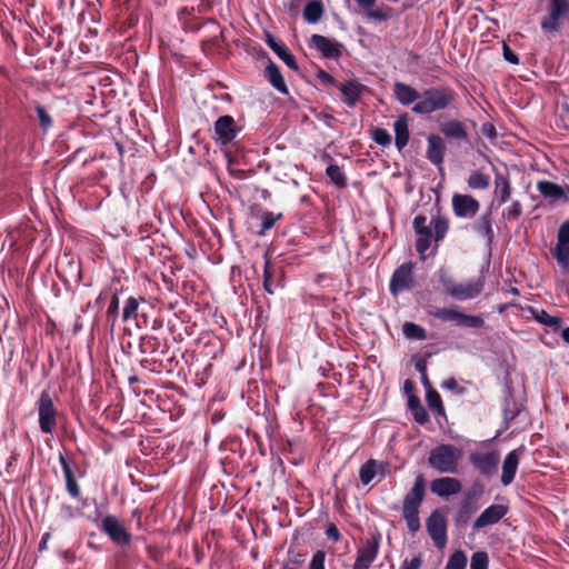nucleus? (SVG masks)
<instances>
[{
    "label": "nucleus",
    "mask_w": 569,
    "mask_h": 569,
    "mask_svg": "<svg viewBox=\"0 0 569 569\" xmlns=\"http://www.w3.org/2000/svg\"><path fill=\"white\" fill-rule=\"evenodd\" d=\"M327 552L325 550H317L308 565V569H326Z\"/></svg>",
    "instance_id": "4d7b16f0"
},
{
    "label": "nucleus",
    "mask_w": 569,
    "mask_h": 569,
    "mask_svg": "<svg viewBox=\"0 0 569 569\" xmlns=\"http://www.w3.org/2000/svg\"><path fill=\"white\" fill-rule=\"evenodd\" d=\"M483 289L482 280H469L463 283L456 282L455 287L451 290L450 297L457 299L459 301L471 300L479 296Z\"/></svg>",
    "instance_id": "aec40b11"
},
{
    "label": "nucleus",
    "mask_w": 569,
    "mask_h": 569,
    "mask_svg": "<svg viewBox=\"0 0 569 569\" xmlns=\"http://www.w3.org/2000/svg\"><path fill=\"white\" fill-rule=\"evenodd\" d=\"M371 563L372 561L356 557V561L353 563L352 569H369Z\"/></svg>",
    "instance_id": "774afa93"
},
{
    "label": "nucleus",
    "mask_w": 569,
    "mask_h": 569,
    "mask_svg": "<svg viewBox=\"0 0 569 569\" xmlns=\"http://www.w3.org/2000/svg\"><path fill=\"white\" fill-rule=\"evenodd\" d=\"M522 213V206L519 201H513L508 208L506 217L508 220H517Z\"/></svg>",
    "instance_id": "13d9d810"
},
{
    "label": "nucleus",
    "mask_w": 569,
    "mask_h": 569,
    "mask_svg": "<svg viewBox=\"0 0 569 569\" xmlns=\"http://www.w3.org/2000/svg\"><path fill=\"white\" fill-rule=\"evenodd\" d=\"M367 17L378 21H387L391 18L392 8L389 6H382L377 9H366Z\"/></svg>",
    "instance_id": "49530a36"
},
{
    "label": "nucleus",
    "mask_w": 569,
    "mask_h": 569,
    "mask_svg": "<svg viewBox=\"0 0 569 569\" xmlns=\"http://www.w3.org/2000/svg\"><path fill=\"white\" fill-rule=\"evenodd\" d=\"M481 132L487 138L495 139L497 137L496 128L492 123L486 122L481 126Z\"/></svg>",
    "instance_id": "69168bd1"
},
{
    "label": "nucleus",
    "mask_w": 569,
    "mask_h": 569,
    "mask_svg": "<svg viewBox=\"0 0 569 569\" xmlns=\"http://www.w3.org/2000/svg\"><path fill=\"white\" fill-rule=\"evenodd\" d=\"M557 240L569 244V221H565L558 229Z\"/></svg>",
    "instance_id": "680f3d73"
},
{
    "label": "nucleus",
    "mask_w": 569,
    "mask_h": 569,
    "mask_svg": "<svg viewBox=\"0 0 569 569\" xmlns=\"http://www.w3.org/2000/svg\"><path fill=\"white\" fill-rule=\"evenodd\" d=\"M460 457V450L453 445H439L430 451L428 463L440 473H457Z\"/></svg>",
    "instance_id": "7ed1b4c3"
},
{
    "label": "nucleus",
    "mask_w": 569,
    "mask_h": 569,
    "mask_svg": "<svg viewBox=\"0 0 569 569\" xmlns=\"http://www.w3.org/2000/svg\"><path fill=\"white\" fill-rule=\"evenodd\" d=\"M160 347V341L153 336H143L140 339L139 348L142 353H156Z\"/></svg>",
    "instance_id": "a18cd8bd"
},
{
    "label": "nucleus",
    "mask_w": 569,
    "mask_h": 569,
    "mask_svg": "<svg viewBox=\"0 0 569 569\" xmlns=\"http://www.w3.org/2000/svg\"><path fill=\"white\" fill-rule=\"evenodd\" d=\"M310 46L321 52L326 59H338L341 57L342 44L333 39H329L321 34H312Z\"/></svg>",
    "instance_id": "ddd939ff"
},
{
    "label": "nucleus",
    "mask_w": 569,
    "mask_h": 569,
    "mask_svg": "<svg viewBox=\"0 0 569 569\" xmlns=\"http://www.w3.org/2000/svg\"><path fill=\"white\" fill-rule=\"evenodd\" d=\"M483 326L485 319L481 316L462 313L459 327L479 329L482 328Z\"/></svg>",
    "instance_id": "864d4df0"
},
{
    "label": "nucleus",
    "mask_w": 569,
    "mask_h": 569,
    "mask_svg": "<svg viewBox=\"0 0 569 569\" xmlns=\"http://www.w3.org/2000/svg\"><path fill=\"white\" fill-rule=\"evenodd\" d=\"M99 528L118 546H128L131 542V533L116 516L103 517Z\"/></svg>",
    "instance_id": "6e6552de"
},
{
    "label": "nucleus",
    "mask_w": 569,
    "mask_h": 569,
    "mask_svg": "<svg viewBox=\"0 0 569 569\" xmlns=\"http://www.w3.org/2000/svg\"><path fill=\"white\" fill-rule=\"evenodd\" d=\"M500 455L498 451H475L469 455V462L485 479H491L498 471Z\"/></svg>",
    "instance_id": "39448f33"
},
{
    "label": "nucleus",
    "mask_w": 569,
    "mask_h": 569,
    "mask_svg": "<svg viewBox=\"0 0 569 569\" xmlns=\"http://www.w3.org/2000/svg\"><path fill=\"white\" fill-rule=\"evenodd\" d=\"M59 463L62 469L63 479H64V483H66V490H67L68 495L74 500H82L81 488L78 482L76 471L71 467L68 459L62 453H60V456H59Z\"/></svg>",
    "instance_id": "4468645a"
},
{
    "label": "nucleus",
    "mask_w": 569,
    "mask_h": 569,
    "mask_svg": "<svg viewBox=\"0 0 569 569\" xmlns=\"http://www.w3.org/2000/svg\"><path fill=\"white\" fill-rule=\"evenodd\" d=\"M380 545L381 533L376 530L366 539L365 545L358 548L357 557L373 562L378 557Z\"/></svg>",
    "instance_id": "4be33fe9"
},
{
    "label": "nucleus",
    "mask_w": 569,
    "mask_h": 569,
    "mask_svg": "<svg viewBox=\"0 0 569 569\" xmlns=\"http://www.w3.org/2000/svg\"><path fill=\"white\" fill-rule=\"evenodd\" d=\"M426 528L437 548L442 549L447 543V520L440 510L436 509L426 520Z\"/></svg>",
    "instance_id": "9d476101"
},
{
    "label": "nucleus",
    "mask_w": 569,
    "mask_h": 569,
    "mask_svg": "<svg viewBox=\"0 0 569 569\" xmlns=\"http://www.w3.org/2000/svg\"><path fill=\"white\" fill-rule=\"evenodd\" d=\"M393 94L397 101L402 106H409L413 102H418L421 98V92L403 82H396L393 84Z\"/></svg>",
    "instance_id": "5701e85b"
},
{
    "label": "nucleus",
    "mask_w": 569,
    "mask_h": 569,
    "mask_svg": "<svg viewBox=\"0 0 569 569\" xmlns=\"http://www.w3.org/2000/svg\"><path fill=\"white\" fill-rule=\"evenodd\" d=\"M522 451V447L517 448L508 452L505 457L500 478V481L503 486H509L513 482Z\"/></svg>",
    "instance_id": "f3484780"
},
{
    "label": "nucleus",
    "mask_w": 569,
    "mask_h": 569,
    "mask_svg": "<svg viewBox=\"0 0 569 569\" xmlns=\"http://www.w3.org/2000/svg\"><path fill=\"white\" fill-rule=\"evenodd\" d=\"M81 515L82 510L80 508L72 507L71 505L68 503H62L60 506L59 517L64 521H69Z\"/></svg>",
    "instance_id": "6e6d98bb"
},
{
    "label": "nucleus",
    "mask_w": 569,
    "mask_h": 569,
    "mask_svg": "<svg viewBox=\"0 0 569 569\" xmlns=\"http://www.w3.org/2000/svg\"><path fill=\"white\" fill-rule=\"evenodd\" d=\"M140 301L144 302L146 299L143 297H139V298L129 297L126 300L124 307H123V310H122V320L124 322L129 321L131 319H137Z\"/></svg>",
    "instance_id": "4c0bfd02"
},
{
    "label": "nucleus",
    "mask_w": 569,
    "mask_h": 569,
    "mask_svg": "<svg viewBox=\"0 0 569 569\" xmlns=\"http://www.w3.org/2000/svg\"><path fill=\"white\" fill-rule=\"evenodd\" d=\"M378 460H367L359 470V479L362 485H369L377 477Z\"/></svg>",
    "instance_id": "e433bc0d"
},
{
    "label": "nucleus",
    "mask_w": 569,
    "mask_h": 569,
    "mask_svg": "<svg viewBox=\"0 0 569 569\" xmlns=\"http://www.w3.org/2000/svg\"><path fill=\"white\" fill-rule=\"evenodd\" d=\"M451 204L455 216L462 219L473 218L480 209L479 201L470 194L455 193Z\"/></svg>",
    "instance_id": "9b49d317"
},
{
    "label": "nucleus",
    "mask_w": 569,
    "mask_h": 569,
    "mask_svg": "<svg viewBox=\"0 0 569 569\" xmlns=\"http://www.w3.org/2000/svg\"><path fill=\"white\" fill-rule=\"evenodd\" d=\"M495 196L499 204L507 202L511 196V184L507 176L496 173L495 177Z\"/></svg>",
    "instance_id": "2f4dec72"
},
{
    "label": "nucleus",
    "mask_w": 569,
    "mask_h": 569,
    "mask_svg": "<svg viewBox=\"0 0 569 569\" xmlns=\"http://www.w3.org/2000/svg\"><path fill=\"white\" fill-rule=\"evenodd\" d=\"M307 558V552L301 551L295 547H290L287 551V559L284 561L283 568L284 569H297L298 567H301Z\"/></svg>",
    "instance_id": "c9c22d12"
},
{
    "label": "nucleus",
    "mask_w": 569,
    "mask_h": 569,
    "mask_svg": "<svg viewBox=\"0 0 569 569\" xmlns=\"http://www.w3.org/2000/svg\"><path fill=\"white\" fill-rule=\"evenodd\" d=\"M490 186V177L482 172H473L468 178V187L473 190H485Z\"/></svg>",
    "instance_id": "a19ab883"
},
{
    "label": "nucleus",
    "mask_w": 569,
    "mask_h": 569,
    "mask_svg": "<svg viewBox=\"0 0 569 569\" xmlns=\"http://www.w3.org/2000/svg\"><path fill=\"white\" fill-rule=\"evenodd\" d=\"M337 88L343 97V102L349 107L353 108L359 102L361 96L368 90L367 86L362 84L358 80H348L339 82Z\"/></svg>",
    "instance_id": "2eb2a0df"
},
{
    "label": "nucleus",
    "mask_w": 569,
    "mask_h": 569,
    "mask_svg": "<svg viewBox=\"0 0 569 569\" xmlns=\"http://www.w3.org/2000/svg\"><path fill=\"white\" fill-rule=\"evenodd\" d=\"M241 130L242 128L237 124L232 116H221L213 123L212 138L221 146H227L236 139Z\"/></svg>",
    "instance_id": "0eeeda50"
},
{
    "label": "nucleus",
    "mask_w": 569,
    "mask_h": 569,
    "mask_svg": "<svg viewBox=\"0 0 569 569\" xmlns=\"http://www.w3.org/2000/svg\"><path fill=\"white\" fill-rule=\"evenodd\" d=\"M489 557L486 551H477L471 556L470 569H488Z\"/></svg>",
    "instance_id": "5fc2aeb1"
},
{
    "label": "nucleus",
    "mask_w": 569,
    "mask_h": 569,
    "mask_svg": "<svg viewBox=\"0 0 569 569\" xmlns=\"http://www.w3.org/2000/svg\"><path fill=\"white\" fill-rule=\"evenodd\" d=\"M472 229L482 238H485L488 246H491L495 238V232L492 229V217L490 212L480 216L472 224Z\"/></svg>",
    "instance_id": "c85d7f7f"
},
{
    "label": "nucleus",
    "mask_w": 569,
    "mask_h": 569,
    "mask_svg": "<svg viewBox=\"0 0 569 569\" xmlns=\"http://www.w3.org/2000/svg\"><path fill=\"white\" fill-rule=\"evenodd\" d=\"M37 405L40 430L46 435H52L57 426L58 410L53 405L50 393L42 391Z\"/></svg>",
    "instance_id": "423d86ee"
},
{
    "label": "nucleus",
    "mask_w": 569,
    "mask_h": 569,
    "mask_svg": "<svg viewBox=\"0 0 569 569\" xmlns=\"http://www.w3.org/2000/svg\"><path fill=\"white\" fill-rule=\"evenodd\" d=\"M279 286L278 270L269 259H266L263 266V288L268 293L273 295Z\"/></svg>",
    "instance_id": "7c9ffc66"
},
{
    "label": "nucleus",
    "mask_w": 569,
    "mask_h": 569,
    "mask_svg": "<svg viewBox=\"0 0 569 569\" xmlns=\"http://www.w3.org/2000/svg\"><path fill=\"white\" fill-rule=\"evenodd\" d=\"M266 43L290 69L295 71L299 69L295 56L283 42L278 41L271 33L267 32Z\"/></svg>",
    "instance_id": "412c9836"
},
{
    "label": "nucleus",
    "mask_w": 569,
    "mask_h": 569,
    "mask_svg": "<svg viewBox=\"0 0 569 569\" xmlns=\"http://www.w3.org/2000/svg\"><path fill=\"white\" fill-rule=\"evenodd\" d=\"M402 331L409 339L425 340L427 338L426 329L415 322H406L402 327Z\"/></svg>",
    "instance_id": "79ce46f5"
},
{
    "label": "nucleus",
    "mask_w": 569,
    "mask_h": 569,
    "mask_svg": "<svg viewBox=\"0 0 569 569\" xmlns=\"http://www.w3.org/2000/svg\"><path fill=\"white\" fill-rule=\"evenodd\" d=\"M537 190L540 194L546 199H551L553 201H568V197L566 196L565 189L548 180H540L537 182Z\"/></svg>",
    "instance_id": "393cba45"
},
{
    "label": "nucleus",
    "mask_w": 569,
    "mask_h": 569,
    "mask_svg": "<svg viewBox=\"0 0 569 569\" xmlns=\"http://www.w3.org/2000/svg\"><path fill=\"white\" fill-rule=\"evenodd\" d=\"M426 158L435 166L441 167L445 160L447 146L446 141L438 134L427 137Z\"/></svg>",
    "instance_id": "dca6fc26"
},
{
    "label": "nucleus",
    "mask_w": 569,
    "mask_h": 569,
    "mask_svg": "<svg viewBox=\"0 0 569 569\" xmlns=\"http://www.w3.org/2000/svg\"><path fill=\"white\" fill-rule=\"evenodd\" d=\"M553 257L556 258L557 262L563 269H568L569 268V244L561 243L559 240H557V244L553 250Z\"/></svg>",
    "instance_id": "37998d69"
},
{
    "label": "nucleus",
    "mask_w": 569,
    "mask_h": 569,
    "mask_svg": "<svg viewBox=\"0 0 569 569\" xmlns=\"http://www.w3.org/2000/svg\"><path fill=\"white\" fill-rule=\"evenodd\" d=\"M415 264L409 261L399 266L392 273L389 290L393 296L411 290L415 286Z\"/></svg>",
    "instance_id": "1a4fd4ad"
},
{
    "label": "nucleus",
    "mask_w": 569,
    "mask_h": 569,
    "mask_svg": "<svg viewBox=\"0 0 569 569\" xmlns=\"http://www.w3.org/2000/svg\"><path fill=\"white\" fill-rule=\"evenodd\" d=\"M457 92L449 86L429 87L421 92V98L411 111L416 114H431L455 107Z\"/></svg>",
    "instance_id": "f03ea898"
},
{
    "label": "nucleus",
    "mask_w": 569,
    "mask_h": 569,
    "mask_svg": "<svg viewBox=\"0 0 569 569\" xmlns=\"http://www.w3.org/2000/svg\"><path fill=\"white\" fill-rule=\"evenodd\" d=\"M395 144L401 151L409 142L410 133L408 128V116L403 113L397 118L393 123Z\"/></svg>",
    "instance_id": "bb28decb"
},
{
    "label": "nucleus",
    "mask_w": 569,
    "mask_h": 569,
    "mask_svg": "<svg viewBox=\"0 0 569 569\" xmlns=\"http://www.w3.org/2000/svg\"><path fill=\"white\" fill-rule=\"evenodd\" d=\"M326 173L338 188H346L347 177L338 164L330 163L326 169Z\"/></svg>",
    "instance_id": "58836bf2"
},
{
    "label": "nucleus",
    "mask_w": 569,
    "mask_h": 569,
    "mask_svg": "<svg viewBox=\"0 0 569 569\" xmlns=\"http://www.w3.org/2000/svg\"><path fill=\"white\" fill-rule=\"evenodd\" d=\"M372 140L382 147L391 144V134L383 128H373L371 131Z\"/></svg>",
    "instance_id": "603ef678"
},
{
    "label": "nucleus",
    "mask_w": 569,
    "mask_h": 569,
    "mask_svg": "<svg viewBox=\"0 0 569 569\" xmlns=\"http://www.w3.org/2000/svg\"><path fill=\"white\" fill-rule=\"evenodd\" d=\"M569 18V0H549L548 14L541 20L545 32H558L561 21Z\"/></svg>",
    "instance_id": "20e7f679"
},
{
    "label": "nucleus",
    "mask_w": 569,
    "mask_h": 569,
    "mask_svg": "<svg viewBox=\"0 0 569 569\" xmlns=\"http://www.w3.org/2000/svg\"><path fill=\"white\" fill-rule=\"evenodd\" d=\"M318 79L321 81L325 86H336L339 84L336 79L329 74L327 71L320 69L317 73Z\"/></svg>",
    "instance_id": "e2e57ef3"
},
{
    "label": "nucleus",
    "mask_w": 569,
    "mask_h": 569,
    "mask_svg": "<svg viewBox=\"0 0 569 569\" xmlns=\"http://www.w3.org/2000/svg\"><path fill=\"white\" fill-rule=\"evenodd\" d=\"M508 513V507L503 505H491L486 508L473 522V529H481L498 523Z\"/></svg>",
    "instance_id": "6ab92c4d"
},
{
    "label": "nucleus",
    "mask_w": 569,
    "mask_h": 569,
    "mask_svg": "<svg viewBox=\"0 0 569 569\" xmlns=\"http://www.w3.org/2000/svg\"><path fill=\"white\" fill-rule=\"evenodd\" d=\"M426 400L431 411L437 415H445V408L439 392L436 389L427 390Z\"/></svg>",
    "instance_id": "ea45409f"
},
{
    "label": "nucleus",
    "mask_w": 569,
    "mask_h": 569,
    "mask_svg": "<svg viewBox=\"0 0 569 569\" xmlns=\"http://www.w3.org/2000/svg\"><path fill=\"white\" fill-rule=\"evenodd\" d=\"M402 517L406 520L407 527L411 532H417L421 525L419 519V511L402 510Z\"/></svg>",
    "instance_id": "8fccbe9b"
},
{
    "label": "nucleus",
    "mask_w": 569,
    "mask_h": 569,
    "mask_svg": "<svg viewBox=\"0 0 569 569\" xmlns=\"http://www.w3.org/2000/svg\"><path fill=\"white\" fill-rule=\"evenodd\" d=\"M442 388L451 390L456 392L457 395H462L465 392V389L459 387L458 381L451 377L447 380H445L441 385Z\"/></svg>",
    "instance_id": "bf43d9fd"
},
{
    "label": "nucleus",
    "mask_w": 569,
    "mask_h": 569,
    "mask_svg": "<svg viewBox=\"0 0 569 569\" xmlns=\"http://www.w3.org/2000/svg\"><path fill=\"white\" fill-rule=\"evenodd\" d=\"M282 219V213L274 214L271 211H264L261 216V230L259 234H263L266 231L273 228L278 220Z\"/></svg>",
    "instance_id": "de8ad7c7"
},
{
    "label": "nucleus",
    "mask_w": 569,
    "mask_h": 569,
    "mask_svg": "<svg viewBox=\"0 0 569 569\" xmlns=\"http://www.w3.org/2000/svg\"><path fill=\"white\" fill-rule=\"evenodd\" d=\"M422 565V559L420 556L413 557L410 561H405L401 569H419Z\"/></svg>",
    "instance_id": "338daca9"
},
{
    "label": "nucleus",
    "mask_w": 569,
    "mask_h": 569,
    "mask_svg": "<svg viewBox=\"0 0 569 569\" xmlns=\"http://www.w3.org/2000/svg\"><path fill=\"white\" fill-rule=\"evenodd\" d=\"M461 311H459L456 308H435L433 310L429 311V315L433 318L442 321V322H453L457 326H460Z\"/></svg>",
    "instance_id": "473e14b6"
},
{
    "label": "nucleus",
    "mask_w": 569,
    "mask_h": 569,
    "mask_svg": "<svg viewBox=\"0 0 569 569\" xmlns=\"http://www.w3.org/2000/svg\"><path fill=\"white\" fill-rule=\"evenodd\" d=\"M118 316H119V296H118V289L114 288L113 293L110 299V303L107 309V317H108V320H110L112 322V325H114V322L118 319Z\"/></svg>",
    "instance_id": "3c124183"
},
{
    "label": "nucleus",
    "mask_w": 569,
    "mask_h": 569,
    "mask_svg": "<svg viewBox=\"0 0 569 569\" xmlns=\"http://www.w3.org/2000/svg\"><path fill=\"white\" fill-rule=\"evenodd\" d=\"M466 553L462 550H457L449 557L445 569H466Z\"/></svg>",
    "instance_id": "c03bdc74"
},
{
    "label": "nucleus",
    "mask_w": 569,
    "mask_h": 569,
    "mask_svg": "<svg viewBox=\"0 0 569 569\" xmlns=\"http://www.w3.org/2000/svg\"><path fill=\"white\" fill-rule=\"evenodd\" d=\"M426 496V480L423 475L419 473L412 488L406 493L402 501V510H415L419 511V507L422 503Z\"/></svg>",
    "instance_id": "f8f14e48"
},
{
    "label": "nucleus",
    "mask_w": 569,
    "mask_h": 569,
    "mask_svg": "<svg viewBox=\"0 0 569 569\" xmlns=\"http://www.w3.org/2000/svg\"><path fill=\"white\" fill-rule=\"evenodd\" d=\"M440 132L449 139L467 141L469 136L463 122L459 120H449L440 124Z\"/></svg>",
    "instance_id": "a878e982"
},
{
    "label": "nucleus",
    "mask_w": 569,
    "mask_h": 569,
    "mask_svg": "<svg viewBox=\"0 0 569 569\" xmlns=\"http://www.w3.org/2000/svg\"><path fill=\"white\" fill-rule=\"evenodd\" d=\"M408 407L417 423L426 425L429 421V415L417 396L410 395L408 397Z\"/></svg>",
    "instance_id": "72a5a7b5"
},
{
    "label": "nucleus",
    "mask_w": 569,
    "mask_h": 569,
    "mask_svg": "<svg viewBox=\"0 0 569 569\" xmlns=\"http://www.w3.org/2000/svg\"><path fill=\"white\" fill-rule=\"evenodd\" d=\"M529 311L532 318L540 325L550 328L555 332L560 330L562 326V319L560 317L551 316L545 309H537L533 307H530Z\"/></svg>",
    "instance_id": "c756f323"
},
{
    "label": "nucleus",
    "mask_w": 569,
    "mask_h": 569,
    "mask_svg": "<svg viewBox=\"0 0 569 569\" xmlns=\"http://www.w3.org/2000/svg\"><path fill=\"white\" fill-rule=\"evenodd\" d=\"M502 51L505 60L512 64L519 63L518 54L507 43H503Z\"/></svg>",
    "instance_id": "052dcab7"
},
{
    "label": "nucleus",
    "mask_w": 569,
    "mask_h": 569,
    "mask_svg": "<svg viewBox=\"0 0 569 569\" xmlns=\"http://www.w3.org/2000/svg\"><path fill=\"white\" fill-rule=\"evenodd\" d=\"M325 13V7L321 0H313L306 4L303 9V19L308 23H317Z\"/></svg>",
    "instance_id": "f704fd0d"
},
{
    "label": "nucleus",
    "mask_w": 569,
    "mask_h": 569,
    "mask_svg": "<svg viewBox=\"0 0 569 569\" xmlns=\"http://www.w3.org/2000/svg\"><path fill=\"white\" fill-rule=\"evenodd\" d=\"M412 228L416 234H418L416 250L419 256L425 259L426 252L431 246V239L433 238L436 242L435 249H437L439 242L446 238L449 230V220L441 214H437L432 217L430 223L427 224V217L418 214L413 218Z\"/></svg>",
    "instance_id": "f257e3e1"
},
{
    "label": "nucleus",
    "mask_w": 569,
    "mask_h": 569,
    "mask_svg": "<svg viewBox=\"0 0 569 569\" xmlns=\"http://www.w3.org/2000/svg\"><path fill=\"white\" fill-rule=\"evenodd\" d=\"M326 536L328 539L338 542L341 540V533L335 523H330L326 529Z\"/></svg>",
    "instance_id": "0e129e2a"
},
{
    "label": "nucleus",
    "mask_w": 569,
    "mask_h": 569,
    "mask_svg": "<svg viewBox=\"0 0 569 569\" xmlns=\"http://www.w3.org/2000/svg\"><path fill=\"white\" fill-rule=\"evenodd\" d=\"M264 77L276 90H278L282 94H288L289 91L283 79V76L279 67L274 62L269 61L268 66L264 69Z\"/></svg>",
    "instance_id": "cd10ccee"
},
{
    "label": "nucleus",
    "mask_w": 569,
    "mask_h": 569,
    "mask_svg": "<svg viewBox=\"0 0 569 569\" xmlns=\"http://www.w3.org/2000/svg\"><path fill=\"white\" fill-rule=\"evenodd\" d=\"M438 281L441 284L443 292L450 297L451 290L455 287L456 281L453 280V278L450 276V273L446 269H443V268L439 269Z\"/></svg>",
    "instance_id": "09e8293b"
},
{
    "label": "nucleus",
    "mask_w": 569,
    "mask_h": 569,
    "mask_svg": "<svg viewBox=\"0 0 569 569\" xmlns=\"http://www.w3.org/2000/svg\"><path fill=\"white\" fill-rule=\"evenodd\" d=\"M462 485L459 479L451 477H441L431 481L430 489L432 493L441 498L457 495L461 491Z\"/></svg>",
    "instance_id": "a211bd4d"
},
{
    "label": "nucleus",
    "mask_w": 569,
    "mask_h": 569,
    "mask_svg": "<svg viewBox=\"0 0 569 569\" xmlns=\"http://www.w3.org/2000/svg\"><path fill=\"white\" fill-rule=\"evenodd\" d=\"M30 110H33L36 112L37 120L43 132H47L49 129L52 128L53 119L44 106H42L38 101H32L24 107L27 117L29 118V120H33V117L29 113Z\"/></svg>",
    "instance_id": "b1692460"
}]
</instances>
